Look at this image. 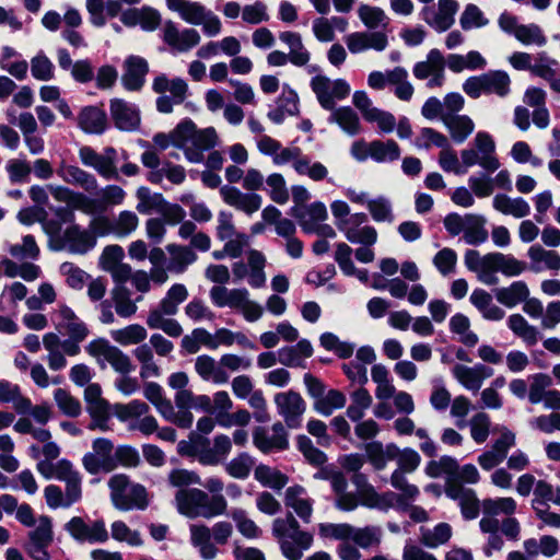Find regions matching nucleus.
<instances>
[{"mask_svg":"<svg viewBox=\"0 0 560 560\" xmlns=\"http://www.w3.org/2000/svg\"><path fill=\"white\" fill-rule=\"evenodd\" d=\"M172 145L183 151L190 163H201L203 152L214 148L218 133L213 127L197 129L191 119H184L171 131Z\"/></svg>","mask_w":560,"mask_h":560,"instance_id":"f257e3e1","label":"nucleus"},{"mask_svg":"<svg viewBox=\"0 0 560 560\" xmlns=\"http://www.w3.org/2000/svg\"><path fill=\"white\" fill-rule=\"evenodd\" d=\"M173 503L176 511L190 520L213 518L226 513L228 501L222 494L209 495L199 488L177 490Z\"/></svg>","mask_w":560,"mask_h":560,"instance_id":"f03ea898","label":"nucleus"},{"mask_svg":"<svg viewBox=\"0 0 560 560\" xmlns=\"http://www.w3.org/2000/svg\"><path fill=\"white\" fill-rule=\"evenodd\" d=\"M271 533L287 560H301L304 551L308 550L314 541L313 534L303 530L292 513L275 518Z\"/></svg>","mask_w":560,"mask_h":560,"instance_id":"7ed1b4c3","label":"nucleus"},{"mask_svg":"<svg viewBox=\"0 0 560 560\" xmlns=\"http://www.w3.org/2000/svg\"><path fill=\"white\" fill-rule=\"evenodd\" d=\"M233 535L230 522L220 521L211 527L201 523L189 525V542L203 560H213L219 555L218 545L228 544Z\"/></svg>","mask_w":560,"mask_h":560,"instance_id":"20e7f679","label":"nucleus"},{"mask_svg":"<svg viewBox=\"0 0 560 560\" xmlns=\"http://www.w3.org/2000/svg\"><path fill=\"white\" fill-rule=\"evenodd\" d=\"M110 500L120 511L145 510L149 505L147 489L140 483H133L125 474L113 475L108 480Z\"/></svg>","mask_w":560,"mask_h":560,"instance_id":"39448f33","label":"nucleus"},{"mask_svg":"<svg viewBox=\"0 0 560 560\" xmlns=\"http://www.w3.org/2000/svg\"><path fill=\"white\" fill-rule=\"evenodd\" d=\"M85 351L90 357L95 359L101 368H105L107 363L115 372L121 375H127L135 371V365L130 357L105 338L91 340L86 345Z\"/></svg>","mask_w":560,"mask_h":560,"instance_id":"423d86ee","label":"nucleus"},{"mask_svg":"<svg viewBox=\"0 0 560 560\" xmlns=\"http://www.w3.org/2000/svg\"><path fill=\"white\" fill-rule=\"evenodd\" d=\"M152 90L160 94L156 98V109L163 114L173 112L174 105L182 104L188 93V84L182 78L168 79L160 74L152 82Z\"/></svg>","mask_w":560,"mask_h":560,"instance_id":"0eeeda50","label":"nucleus"},{"mask_svg":"<svg viewBox=\"0 0 560 560\" xmlns=\"http://www.w3.org/2000/svg\"><path fill=\"white\" fill-rule=\"evenodd\" d=\"M310 85L320 106L327 110H332L336 101L346 98L351 91L345 79L331 80L323 74L313 77Z\"/></svg>","mask_w":560,"mask_h":560,"instance_id":"6e6552de","label":"nucleus"},{"mask_svg":"<svg viewBox=\"0 0 560 560\" xmlns=\"http://www.w3.org/2000/svg\"><path fill=\"white\" fill-rule=\"evenodd\" d=\"M82 465L91 475L114 471L116 462L113 442L104 438L95 439L92 443V450L82 457Z\"/></svg>","mask_w":560,"mask_h":560,"instance_id":"1a4fd4ad","label":"nucleus"},{"mask_svg":"<svg viewBox=\"0 0 560 560\" xmlns=\"http://www.w3.org/2000/svg\"><path fill=\"white\" fill-rule=\"evenodd\" d=\"M116 156L117 152L112 147L105 148L102 154L88 145L79 149L81 163L86 167L93 168L101 177L107 180L118 179L119 177L116 166Z\"/></svg>","mask_w":560,"mask_h":560,"instance_id":"9d476101","label":"nucleus"},{"mask_svg":"<svg viewBox=\"0 0 560 560\" xmlns=\"http://www.w3.org/2000/svg\"><path fill=\"white\" fill-rule=\"evenodd\" d=\"M96 245V237L86 229L78 224H70L58 237L57 244L51 245L54 250H68L71 254L84 255Z\"/></svg>","mask_w":560,"mask_h":560,"instance_id":"9b49d317","label":"nucleus"},{"mask_svg":"<svg viewBox=\"0 0 560 560\" xmlns=\"http://www.w3.org/2000/svg\"><path fill=\"white\" fill-rule=\"evenodd\" d=\"M517 509L516 501L511 497L487 498L482 500V517L479 521L481 532H499L500 521L497 516H512Z\"/></svg>","mask_w":560,"mask_h":560,"instance_id":"f8f14e48","label":"nucleus"},{"mask_svg":"<svg viewBox=\"0 0 560 560\" xmlns=\"http://www.w3.org/2000/svg\"><path fill=\"white\" fill-rule=\"evenodd\" d=\"M352 103L368 122H375L381 132L390 133L396 127L395 116L373 105L365 91H355Z\"/></svg>","mask_w":560,"mask_h":560,"instance_id":"ddd939ff","label":"nucleus"},{"mask_svg":"<svg viewBox=\"0 0 560 560\" xmlns=\"http://www.w3.org/2000/svg\"><path fill=\"white\" fill-rule=\"evenodd\" d=\"M273 402L278 415L289 428L296 429L301 425L302 416L306 410V402L300 393L294 390L277 393L273 396Z\"/></svg>","mask_w":560,"mask_h":560,"instance_id":"4468645a","label":"nucleus"},{"mask_svg":"<svg viewBox=\"0 0 560 560\" xmlns=\"http://www.w3.org/2000/svg\"><path fill=\"white\" fill-rule=\"evenodd\" d=\"M366 221L365 213H353L349 219L340 222L337 229L350 243L372 246L377 242V231L374 226L362 225Z\"/></svg>","mask_w":560,"mask_h":560,"instance_id":"2eb2a0df","label":"nucleus"},{"mask_svg":"<svg viewBox=\"0 0 560 560\" xmlns=\"http://www.w3.org/2000/svg\"><path fill=\"white\" fill-rule=\"evenodd\" d=\"M445 494L458 502L460 513L467 521L475 520L482 512V501L476 494V491L470 488H465L457 480H446Z\"/></svg>","mask_w":560,"mask_h":560,"instance_id":"dca6fc26","label":"nucleus"},{"mask_svg":"<svg viewBox=\"0 0 560 560\" xmlns=\"http://www.w3.org/2000/svg\"><path fill=\"white\" fill-rule=\"evenodd\" d=\"M458 4L455 0H439L436 7H424L421 16L428 25L442 33L454 24Z\"/></svg>","mask_w":560,"mask_h":560,"instance_id":"f3484780","label":"nucleus"},{"mask_svg":"<svg viewBox=\"0 0 560 560\" xmlns=\"http://www.w3.org/2000/svg\"><path fill=\"white\" fill-rule=\"evenodd\" d=\"M65 529L78 541L105 542L108 539V533L103 521L88 524L82 517L74 516L66 523Z\"/></svg>","mask_w":560,"mask_h":560,"instance_id":"a211bd4d","label":"nucleus"},{"mask_svg":"<svg viewBox=\"0 0 560 560\" xmlns=\"http://www.w3.org/2000/svg\"><path fill=\"white\" fill-rule=\"evenodd\" d=\"M452 374L464 388L477 393L483 382L494 374V371L482 363H477L474 366L457 363L452 368Z\"/></svg>","mask_w":560,"mask_h":560,"instance_id":"6ab92c4d","label":"nucleus"},{"mask_svg":"<svg viewBox=\"0 0 560 560\" xmlns=\"http://www.w3.org/2000/svg\"><path fill=\"white\" fill-rule=\"evenodd\" d=\"M253 443L262 453L273 450H285L289 445L288 433L282 422H275L271 434L264 427H257L253 431Z\"/></svg>","mask_w":560,"mask_h":560,"instance_id":"aec40b11","label":"nucleus"},{"mask_svg":"<svg viewBox=\"0 0 560 560\" xmlns=\"http://www.w3.org/2000/svg\"><path fill=\"white\" fill-rule=\"evenodd\" d=\"M54 320L57 329L66 331L72 341L81 342L89 335L88 326L65 304L59 305L54 312Z\"/></svg>","mask_w":560,"mask_h":560,"instance_id":"412c9836","label":"nucleus"},{"mask_svg":"<svg viewBox=\"0 0 560 560\" xmlns=\"http://www.w3.org/2000/svg\"><path fill=\"white\" fill-rule=\"evenodd\" d=\"M163 39L174 50L186 52L196 47L201 37L195 28L179 30L173 21H166L163 27Z\"/></svg>","mask_w":560,"mask_h":560,"instance_id":"4be33fe9","label":"nucleus"},{"mask_svg":"<svg viewBox=\"0 0 560 560\" xmlns=\"http://www.w3.org/2000/svg\"><path fill=\"white\" fill-rule=\"evenodd\" d=\"M283 502L285 508L290 509L304 523H311L314 512V500L308 495L307 490L294 485L287 488Z\"/></svg>","mask_w":560,"mask_h":560,"instance_id":"5701e85b","label":"nucleus"},{"mask_svg":"<svg viewBox=\"0 0 560 560\" xmlns=\"http://www.w3.org/2000/svg\"><path fill=\"white\" fill-rule=\"evenodd\" d=\"M352 483L357 487L359 505L368 509L381 510L388 506L392 494H383L377 492L375 487L371 485L364 474L355 472L351 478Z\"/></svg>","mask_w":560,"mask_h":560,"instance_id":"b1692460","label":"nucleus"},{"mask_svg":"<svg viewBox=\"0 0 560 560\" xmlns=\"http://www.w3.org/2000/svg\"><path fill=\"white\" fill-rule=\"evenodd\" d=\"M289 164L296 174L306 176L314 182H322L328 178L329 171L326 165L318 161H312L308 155L303 154L299 147H295L289 158Z\"/></svg>","mask_w":560,"mask_h":560,"instance_id":"393cba45","label":"nucleus"},{"mask_svg":"<svg viewBox=\"0 0 560 560\" xmlns=\"http://www.w3.org/2000/svg\"><path fill=\"white\" fill-rule=\"evenodd\" d=\"M220 194L225 203L249 215L258 211L262 203L261 196L243 192L232 186L222 187Z\"/></svg>","mask_w":560,"mask_h":560,"instance_id":"a878e982","label":"nucleus"},{"mask_svg":"<svg viewBox=\"0 0 560 560\" xmlns=\"http://www.w3.org/2000/svg\"><path fill=\"white\" fill-rule=\"evenodd\" d=\"M149 71L148 62L140 56H129L124 61L121 83L128 91H139L145 81Z\"/></svg>","mask_w":560,"mask_h":560,"instance_id":"bb28decb","label":"nucleus"},{"mask_svg":"<svg viewBox=\"0 0 560 560\" xmlns=\"http://www.w3.org/2000/svg\"><path fill=\"white\" fill-rule=\"evenodd\" d=\"M225 305L226 307L241 312L245 320L249 323L257 322L264 314L262 306L258 302L249 299V292L245 288L232 289V293Z\"/></svg>","mask_w":560,"mask_h":560,"instance_id":"cd10ccee","label":"nucleus"},{"mask_svg":"<svg viewBox=\"0 0 560 560\" xmlns=\"http://www.w3.org/2000/svg\"><path fill=\"white\" fill-rule=\"evenodd\" d=\"M57 174L65 183L78 186L86 192L92 194L98 189L96 177L77 165L61 163Z\"/></svg>","mask_w":560,"mask_h":560,"instance_id":"c85d7f7f","label":"nucleus"},{"mask_svg":"<svg viewBox=\"0 0 560 560\" xmlns=\"http://www.w3.org/2000/svg\"><path fill=\"white\" fill-rule=\"evenodd\" d=\"M329 477V483L335 494V508L345 512L354 511L359 506L358 497L354 492L348 491V479L343 472L336 470Z\"/></svg>","mask_w":560,"mask_h":560,"instance_id":"c756f323","label":"nucleus"},{"mask_svg":"<svg viewBox=\"0 0 560 560\" xmlns=\"http://www.w3.org/2000/svg\"><path fill=\"white\" fill-rule=\"evenodd\" d=\"M231 451V439L225 434H218L213 438V446L198 450L196 456L201 465L217 466L225 460Z\"/></svg>","mask_w":560,"mask_h":560,"instance_id":"7c9ffc66","label":"nucleus"},{"mask_svg":"<svg viewBox=\"0 0 560 560\" xmlns=\"http://www.w3.org/2000/svg\"><path fill=\"white\" fill-rule=\"evenodd\" d=\"M363 448L366 460L376 471L385 469L387 463L394 460L398 455V446L395 443L384 445L380 441H373L366 443Z\"/></svg>","mask_w":560,"mask_h":560,"instance_id":"2f4dec72","label":"nucleus"},{"mask_svg":"<svg viewBox=\"0 0 560 560\" xmlns=\"http://www.w3.org/2000/svg\"><path fill=\"white\" fill-rule=\"evenodd\" d=\"M195 372L205 382H211L217 385L228 383L230 376L214 358L208 354L198 355L195 359Z\"/></svg>","mask_w":560,"mask_h":560,"instance_id":"473e14b6","label":"nucleus"},{"mask_svg":"<svg viewBox=\"0 0 560 560\" xmlns=\"http://www.w3.org/2000/svg\"><path fill=\"white\" fill-rule=\"evenodd\" d=\"M110 114L116 126L121 130H133L140 124V115L135 105L120 98L110 102Z\"/></svg>","mask_w":560,"mask_h":560,"instance_id":"72a5a7b5","label":"nucleus"},{"mask_svg":"<svg viewBox=\"0 0 560 560\" xmlns=\"http://www.w3.org/2000/svg\"><path fill=\"white\" fill-rule=\"evenodd\" d=\"M475 150L479 153L480 166L487 172L493 173L500 167V161L495 155V142L493 138L485 131L477 132L474 139Z\"/></svg>","mask_w":560,"mask_h":560,"instance_id":"f704fd0d","label":"nucleus"},{"mask_svg":"<svg viewBox=\"0 0 560 560\" xmlns=\"http://www.w3.org/2000/svg\"><path fill=\"white\" fill-rule=\"evenodd\" d=\"M280 40L288 46L289 51L285 52L290 63L302 68L308 65L311 52L304 46L302 36L299 33L285 31L279 34Z\"/></svg>","mask_w":560,"mask_h":560,"instance_id":"c9c22d12","label":"nucleus"},{"mask_svg":"<svg viewBox=\"0 0 560 560\" xmlns=\"http://www.w3.org/2000/svg\"><path fill=\"white\" fill-rule=\"evenodd\" d=\"M168 10L176 12L188 24L200 25L208 11L203 4L190 0H165Z\"/></svg>","mask_w":560,"mask_h":560,"instance_id":"e433bc0d","label":"nucleus"},{"mask_svg":"<svg viewBox=\"0 0 560 560\" xmlns=\"http://www.w3.org/2000/svg\"><path fill=\"white\" fill-rule=\"evenodd\" d=\"M469 300L486 320L500 322L505 316L504 310L494 304L492 295L483 289H475Z\"/></svg>","mask_w":560,"mask_h":560,"instance_id":"4c0bfd02","label":"nucleus"},{"mask_svg":"<svg viewBox=\"0 0 560 560\" xmlns=\"http://www.w3.org/2000/svg\"><path fill=\"white\" fill-rule=\"evenodd\" d=\"M530 260V269L535 272L542 270L559 271L560 255L555 250L545 249L540 245H533L527 250Z\"/></svg>","mask_w":560,"mask_h":560,"instance_id":"58836bf2","label":"nucleus"},{"mask_svg":"<svg viewBox=\"0 0 560 560\" xmlns=\"http://www.w3.org/2000/svg\"><path fill=\"white\" fill-rule=\"evenodd\" d=\"M256 145L262 155L271 156L272 163L277 166L289 164V158L295 147H283L280 141L267 135H261Z\"/></svg>","mask_w":560,"mask_h":560,"instance_id":"ea45409f","label":"nucleus"},{"mask_svg":"<svg viewBox=\"0 0 560 560\" xmlns=\"http://www.w3.org/2000/svg\"><path fill=\"white\" fill-rule=\"evenodd\" d=\"M492 207L504 215L522 219L530 213L529 203L522 197H510L505 194H498L492 199Z\"/></svg>","mask_w":560,"mask_h":560,"instance_id":"a19ab883","label":"nucleus"},{"mask_svg":"<svg viewBox=\"0 0 560 560\" xmlns=\"http://www.w3.org/2000/svg\"><path fill=\"white\" fill-rule=\"evenodd\" d=\"M530 295V291L526 282L518 280L512 282L509 287L498 288L494 291L497 301L508 308H513Z\"/></svg>","mask_w":560,"mask_h":560,"instance_id":"79ce46f5","label":"nucleus"},{"mask_svg":"<svg viewBox=\"0 0 560 560\" xmlns=\"http://www.w3.org/2000/svg\"><path fill=\"white\" fill-rule=\"evenodd\" d=\"M78 125L86 133L100 135L107 126L106 114L96 106H86L79 113Z\"/></svg>","mask_w":560,"mask_h":560,"instance_id":"37998d69","label":"nucleus"},{"mask_svg":"<svg viewBox=\"0 0 560 560\" xmlns=\"http://www.w3.org/2000/svg\"><path fill=\"white\" fill-rule=\"evenodd\" d=\"M442 122L451 133L452 139L457 143H463L474 131L475 124L466 115H442Z\"/></svg>","mask_w":560,"mask_h":560,"instance_id":"c03bdc74","label":"nucleus"},{"mask_svg":"<svg viewBox=\"0 0 560 560\" xmlns=\"http://www.w3.org/2000/svg\"><path fill=\"white\" fill-rule=\"evenodd\" d=\"M166 250L171 256L167 270L175 273H183L188 266L197 261V254L188 246L179 244L166 245Z\"/></svg>","mask_w":560,"mask_h":560,"instance_id":"a18cd8bd","label":"nucleus"},{"mask_svg":"<svg viewBox=\"0 0 560 560\" xmlns=\"http://www.w3.org/2000/svg\"><path fill=\"white\" fill-rule=\"evenodd\" d=\"M36 469L46 479L55 478L63 482L80 474L74 469L73 464L66 458L56 463L37 462Z\"/></svg>","mask_w":560,"mask_h":560,"instance_id":"49530a36","label":"nucleus"},{"mask_svg":"<svg viewBox=\"0 0 560 560\" xmlns=\"http://www.w3.org/2000/svg\"><path fill=\"white\" fill-rule=\"evenodd\" d=\"M132 355L140 364V377L142 380L159 377L161 368L154 359V351L149 343L141 342L132 350Z\"/></svg>","mask_w":560,"mask_h":560,"instance_id":"de8ad7c7","label":"nucleus"},{"mask_svg":"<svg viewBox=\"0 0 560 560\" xmlns=\"http://www.w3.org/2000/svg\"><path fill=\"white\" fill-rule=\"evenodd\" d=\"M508 327L512 332L523 340L528 346H535L540 339V334L534 325L529 324L528 320L521 314H512L508 317Z\"/></svg>","mask_w":560,"mask_h":560,"instance_id":"09e8293b","label":"nucleus"},{"mask_svg":"<svg viewBox=\"0 0 560 560\" xmlns=\"http://www.w3.org/2000/svg\"><path fill=\"white\" fill-rule=\"evenodd\" d=\"M328 121L337 124L349 136H357L362 130L358 114L349 106L334 108Z\"/></svg>","mask_w":560,"mask_h":560,"instance_id":"8fccbe9b","label":"nucleus"},{"mask_svg":"<svg viewBox=\"0 0 560 560\" xmlns=\"http://www.w3.org/2000/svg\"><path fill=\"white\" fill-rule=\"evenodd\" d=\"M0 402L12 404L19 413L31 408V400L22 395L20 386L7 380H0Z\"/></svg>","mask_w":560,"mask_h":560,"instance_id":"3c124183","label":"nucleus"},{"mask_svg":"<svg viewBox=\"0 0 560 560\" xmlns=\"http://www.w3.org/2000/svg\"><path fill=\"white\" fill-rule=\"evenodd\" d=\"M109 336L119 346H139L147 339L148 331L140 324H130L122 328L110 330Z\"/></svg>","mask_w":560,"mask_h":560,"instance_id":"603ef678","label":"nucleus"},{"mask_svg":"<svg viewBox=\"0 0 560 560\" xmlns=\"http://www.w3.org/2000/svg\"><path fill=\"white\" fill-rule=\"evenodd\" d=\"M444 68L445 58L439 49L434 48L428 52L424 61H419L415 65L413 75L419 80H424L443 72Z\"/></svg>","mask_w":560,"mask_h":560,"instance_id":"864d4df0","label":"nucleus"},{"mask_svg":"<svg viewBox=\"0 0 560 560\" xmlns=\"http://www.w3.org/2000/svg\"><path fill=\"white\" fill-rule=\"evenodd\" d=\"M371 376L376 384L375 396L378 400H388L396 395V387L393 384L388 369L384 364H374L371 369Z\"/></svg>","mask_w":560,"mask_h":560,"instance_id":"5fc2aeb1","label":"nucleus"},{"mask_svg":"<svg viewBox=\"0 0 560 560\" xmlns=\"http://www.w3.org/2000/svg\"><path fill=\"white\" fill-rule=\"evenodd\" d=\"M485 217L474 213L466 214V225L463 236L465 242L469 245L485 243L488 238V231L485 229Z\"/></svg>","mask_w":560,"mask_h":560,"instance_id":"6e6d98bb","label":"nucleus"},{"mask_svg":"<svg viewBox=\"0 0 560 560\" xmlns=\"http://www.w3.org/2000/svg\"><path fill=\"white\" fill-rule=\"evenodd\" d=\"M266 257L265 255L257 250V249H250L247 253V262H248V272H249V279L248 284L253 288H262L266 284V273H265V266H266Z\"/></svg>","mask_w":560,"mask_h":560,"instance_id":"4d7b16f0","label":"nucleus"},{"mask_svg":"<svg viewBox=\"0 0 560 560\" xmlns=\"http://www.w3.org/2000/svg\"><path fill=\"white\" fill-rule=\"evenodd\" d=\"M486 94H495L505 97L511 92V78L508 72L493 70L483 73Z\"/></svg>","mask_w":560,"mask_h":560,"instance_id":"13d9d810","label":"nucleus"},{"mask_svg":"<svg viewBox=\"0 0 560 560\" xmlns=\"http://www.w3.org/2000/svg\"><path fill=\"white\" fill-rule=\"evenodd\" d=\"M400 148L394 140L370 142V158L377 163H388L398 160Z\"/></svg>","mask_w":560,"mask_h":560,"instance_id":"bf43d9fd","label":"nucleus"},{"mask_svg":"<svg viewBox=\"0 0 560 560\" xmlns=\"http://www.w3.org/2000/svg\"><path fill=\"white\" fill-rule=\"evenodd\" d=\"M528 401L533 405L540 404L544 397L552 388V377L546 373H535L528 377Z\"/></svg>","mask_w":560,"mask_h":560,"instance_id":"052dcab7","label":"nucleus"},{"mask_svg":"<svg viewBox=\"0 0 560 560\" xmlns=\"http://www.w3.org/2000/svg\"><path fill=\"white\" fill-rule=\"evenodd\" d=\"M164 177L174 185H180L186 179V171L182 165L165 162L160 170L148 174V180L152 184H161Z\"/></svg>","mask_w":560,"mask_h":560,"instance_id":"680f3d73","label":"nucleus"},{"mask_svg":"<svg viewBox=\"0 0 560 560\" xmlns=\"http://www.w3.org/2000/svg\"><path fill=\"white\" fill-rule=\"evenodd\" d=\"M351 404L347 408V416L351 421H360L371 407L373 398L364 387L355 389L351 395Z\"/></svg>","mask_w":560,"mask_h":560,"instance_id":"e2e57ef3","label":"nucleus"},{"mask_svg":"<svg viewBox=\"0 0 560 560\" xmlns=\"http://www.w3.org/2000/svg\"><path fill=\"white\" fill-rule=\"evenodd\" d=\"M450 329L452 332L458 335L459 341L467 347H475L479 341L477 334L470 330L469 318L462 313H457L451 317Z\"/></svg>","mask_w":560,"mask_h":560,"instance_id":"0e129e2a","label":"nucleus"},{"mask_svg":"<svg viewBox=\"0 0 560 560\" xmlns=\"http://www.w3.org/2000/svg\"><path fill=\"white\" fill-rule=\"evenodd\" d=\"M231 518L236 525L238 533L247 539H257L261 536L262 530L252 520L247 512L243 509H233L230 513Z\"/></svg>","mask_w":560,"mask_h":560,"instance_id":"69168bd1","label":"nucleus"},{"mask_svg":"<svg viewBox=\"0 0 560 560\" xmlns=\"http://www.w3.org/2000/svg\"><path fill=\"white\" fill-rule=\"evenodd\" d=\"M255 479L264 487L281 490L288 482V477L278 469L267 465H258L254 471Z\"/></svg>","mask_w":560,"mask_h":560,"instance_id":"338daca9","label":"nucleus"},{"mask_svg":"<svg viewBox=\"0 0 560 560\" xmlns=\"http://www.w3.org/2000/svg\"><path fill=\"white\" fill-rule=\"evenodd\" d=\"M30 67L33 78L38 81H50L55 78V65L43 50L32 57Z\"/></svg>","mask_w":560,"mask_h":560,"instance_id":"774afa93","label":"nucleus"}]
</instances>
